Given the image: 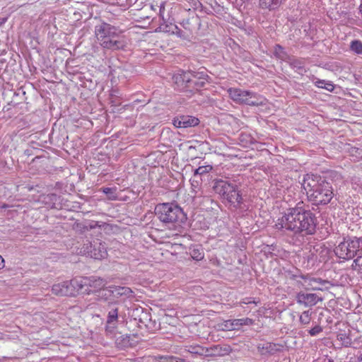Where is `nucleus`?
<instances>
[{
    "instance_id": "nucleus-35",
    "label": "nucleus",
    "mask_w": 362,
    "mask_h": 362,
    "mask_svg": "<svg viewBox=\"0 0 362 362\" xmlns=\"http://www.w3.org/2000/svg\"><path fill=\"white\" fill-rule=\"evenodd\" d=\"M174 27H175V30H172L173 33L176 34L179 37H182V31L180 29H179L176 25H175Z\"/></svg>"
},
{
    "instance_id": "nucleus-23",
    "label": "nucleus",
    "mask_w": 362,
    "mask_h": 362,
    "mask_svg": "<svg viewBox=\"0 0 362 362\" xmlns=\"http://www.w3.org/2000/svg\"><path fill=\"white\" fill-rule=\"evenodd\" d=\"M315 84L317 87L330 92H332L334 89V85L329 81L318 79L315 82Z\"/></svg>"
},
{
    "instance_id": "nucleus-17",
    "label": "nucleus",
    "mask_w": 362,
    "mask_h": 362,
    "mask_svg": "<svg viewBox=\"0 0 362 362\" xmlns=\"http://www.w3.org/2000/svg\"><path fill=\"white\" fill-rule=\"evenodd\" d=\"M232 349L228 345H214L206 350V355L209 356H223L228 355Z\"/></svg>"
},
{
    "instance_id": "nucleus-21",
    "label": "nucleus",
    "mask_w": 362,
    "mask_h": 362,
    "mask_svg": "<svg viewBox=\"0 0 362 362\" xmlns=\"http://www.w3.org/2000/svg\"><path fill=\"white\" fill-rule=\"evenodd\" d=\"M337 339L341 341V345L345 347H349L352 344V339L349 334L345 332H339L337 334Z\"/></svg>"
},
{
    "instance_id": "nucleus-1",
    "label": "nucleus",
    "mask_w": 362,
    "mask_h": 362,
    "mask_svg": "<svg viewBox=\"0 0 362 362\" xmlns=\"http://www.w3.org/2000/svg\"><path fill=\"white\" fill-rule=\"evenodd\" d=\"M277 229H286L294 233H305L313 234L316 228L315 215L303 207V203H298L295 207L288 209L275 224Z\"/></svg>"
},
{
    "instance_id": "nucleus-6",
    "label": "nucleus",
    "mask_w": 362,
    "mask_h": 362,
    "mask_svg": "<svg viewBox=\"0 0 362 362\" xmlns=\"http://www.w3.org/2000/svg\"><path fill=\"white\" fill-rule=\"evenodd\" d=\"M213 189L223 199L235 207L239 206L243 203V197L240 191L235 185L223 180L214 182Z\"/></svg>"
},
{
    "instance_id": "nucleus-31",
    "label": "nucleus",
    "mask_w": 362,
    "mask_h": 362,
    "mask_svg": "<svg viewBox=\"0 0 362 362\" xmlns=\"http://www.w3.org/2000/svg\"><path fill=\"white\" fill-rule=\"evenodd\" d=\"M221 329L224 330V331L235 330L233 320H228L224 321L221 325Z\"/></svg>"
},
{
    "instance_id": "nucleus-24",
    "label": "nucleus",
    "mask_w": 362,
    "mask_h": 362,
    "mask_svg": "<svg viewBox=\"0 0 362 362\" xmlns=\"http://www.w3.org/2000/svg\"><path fill=\"white\" fill-rule=\"evenodd\" d=\"M350 49L356 54H362V42L358 40H352L350 43Z\"/></svg>"
},
{
    "instance_id": "nucleus-41",
    "label": "nucleus",
    "mask_w": 362,
    "mask_h": 362,
    "mask_svg": "<svg viewBox=\"0 0 362 362\" xmlns=\"http://www.w3.org/2000/svg\"><path fill=\"white\" fill-rule=\"evenodd\" d=\"M359 11H360V13H361L362 15V4L360 5L359 6Z\"/></svg>"
},
{
    "instance_id": "nucleus-11",
    "label": "nucleus",
    "mask_w": 362,
    "mask_h": 362,
    "mask_svg": "<svg viewBox=\"0 0 362 362\" xmlns=\"http://www.w3.org/2000/svg\"><path fill=\"white\" fill-rule=\"evenodd\" d=\"M296 303L305 308H310L315 305L318 302H322L323 298L316 293L300 291L296 296Z\"/></svg>"
},
{
    "instance_id": "nucleus-32",
    "label": "nucleus",
    "mask_w": 362,
    "mask_h": 362,
    "mask_svg": "<svg viewBox=\"0 0 362 362\" xmlns=\"http://www.w3.org/2000/svg\"><path fill=\"white\" fill-rule=\"evenodd\" d=\"M275 53L281 59H283L285 55L283 47L279 45H276L275 47Z\"/></svg>"
},
{
    "instance_id": "nucleus-36",
    "label": "nucleus",
    "mask_w": 362,
    "mask_h": 362,
    "mask_svg": "<svg viewBox=\"0 0 362 362\" xmlns=\"http://www.w3.org/2000/svg\"><path fill=\"white\" fill-rule=\"evenodd\" d=\"M355 151L356 153H358V156H361L362 157V149H359V148H354L352 149V154H354V152Z\"/></svg>"
},
{
    "instance_id": "nucleus-19",
    "label": "nucleus",
    "mask_w": 362,
    "mask_h": 362,
    "mask_svg": "<svg viewBox=\"0 0 362 362\" xmlns=\"http://www.w3.org/2000/svg\"><path fill=\"white\" fill-rule=\"evenodd\" d=\"M69 284V281L55 284L52 286V292L53 294L59 296H72V288H70Z\"/></svg>"
},
{
    "instance_id": "nucleus-16",
    "label": "nucleus",
    "mask_w": 362,
    "mask_h": 362,
    "mask_svg": "<svg viewBox=\"0 0 362 362\" xmlns=\"http://www.w3.org/2000/svg\"><path fill=\"white\" fill-rule=\"evenodd\" d=\"M107 328H114L118 321V307L116 303H109L107 305Z\"/></svg>"
},
{
    "instance_id": "nucleus-38",
    "label": "nucleus",
    "mask_w": 362,
    "mask_h": 362,
    "mask_svg": "<svg viewBox=\"0 0 362 362\" xmlns=\"http://www.w3.org/2000/svg\"><path fill=\"white\" fill-rule=\"evenodd\" d=\"M242 303L244 304H250L251 303H255V301H251V300H249L248 299H245V300H243V301Z\"/></svg>"
},
{
    "instance_id": "nucleus-28",
    "label": "nucleus",
    "mask_w": 362,
    "mask_h": 362,
    "mask_svg": "<svg viewBox=\"0 0 362 362\" xmlns=\"http://www.w3.org/2000/svg\"><path fill=\"white\" fill-rule=\"evenodd\" d=\"M311 315H312V313L309 310L303 312V313L300 315V319H299L300 323H302L303 325L309 324L310 322V320H311Z\"/></svg>"
},
{
    "instance_id": "nucleus-40",
    "label": "nucleus",
    "mask_w": 362,
    "mask_h": 362,
    "mask_svg": "<svg viewBox=\"0 0 362 362\" xmlns=\"http://www.w3.org/2000/svg\"><path fill=\"white\" fill-rule=\"evenodd\" d=\"M164 10V7L163 6H160V16H162V13H163V11Z\"/></svg>"
},
{
    "instance_id": "nucleus-20",
    "label": "nucleus",
    "mask_w": 362,
    "mask_h": 362,
    "mask_svg": "<svg viewBox=\"0 0 362 362\" xmlns=\"http://www.w3.org/2000/svg\"><path fill=\"white\" fill-rule=\"evenodd\" d=\"M284 0H259L262 8L274 10L280 6Z\"/></svg>"
},
{
    "instance_id": "nucleus-33",
    "label": "nucleus",
    "mask_w": 362,
    "mask_h": 362,
    "mask_svg": "<svg viewBox=\"0 0 362 362\" xmlns=\"http://www.w3.org/2000/svg\"><path fill=\"white\" fill-rule=\"evenodd\" d=\"M322 331V327L320 326H319V325H317V326L314 327L313 328H312L311 329L309 330V334L311 336H316L319 333H320Z\"/></svg>"
},
{
    "instance_id": "nucleus-3",
    "label": "nucleus",
    "mask_w": 362,
    "mask_h": 362,
    "mask_svg": "<svg viewBox=\"0 0 362 362\" xmlns=\"http://www.w3.org/2000/svg\"><path fill=\"white\" fill-rule=\"evenodd\" d=\"M120 30L115 26L107 23H102L95 26V35L99 44L105 49L117 50L124 49L123 40H116Z\"/></svg>"
},
{
    "instance_id": "nucleus-8",
    "label": "nucleus",
    "mask_w": 362,
    "mask_h": 362,
    "mask_svg": "<svg viewBox=\"0 0 362 362\" xmlns=\"http://www.w3.org/2000/svg\"><path fill=\"white\" fill-rule=\"evenodd\" d=\"M335 255L341 259H350L362 252V238H353L340 243L334 248Z\"/></svg>"
},
{
    "instance_id": "nucleus-34",
    "label": "nucleus",
    "mask_w": 362,
    "mask_h": 362,
    "mask_svg": "<svg viewBox=\"0 0 362 362\" xmlns=\"http://www.w3.org/2000/svg\"><path fill=\"white\" fill-rule=\"evenodd\" d=\"M197 177H194V175H193V177L191 179V185L193 192L195 191L196 188L199 187V180L196 179Z\"/></svg>"
},
{
    "instance_id": "nucleus-15",
    "label": "nucleus",
    "mask_w": 362,
    "mask_h": 362,
    "mask_svg": "<svg viewBox=\"0 0 362 362\" xmlns=\"http://www.w3.org/2000/svg\"><path fill=\"white\" fill-rule=\"evenodd\" d=\"M87 293H94L100 291L106 285V281L100 277L90 276L86 277Z\"/></svg>"
},
{
    "instance_id": "nucleus-12",
    "label": "nucleus",
    "mask_w": 362,
    "mask_h": 362,
    "mask_svg": "<svg viewBox=\"0 0 362 362\" xmlns=\"http://www.w3.org/2000/svg\"><path fill=\"white\" fill-rule=\"evenodd\" d=\"M132 291L129 287L110 286L103 290L101 298L104 296H112L115 298L121 296L129 297L132 296Z\"/></svg>"
},
{
    "instance_id": "nucleus-5",
    "label": "nucleus",
    "mask_w": 362,
    "mask_h": 362,
    "mask_svg": "<svg viewBox=\"0 0 362 362\" xmlns=\"http://www.w3.org/2000/svg\"><path fill=\"white\" fill-rule=\"evenodd\" d=\"M200 73H192L189 71H182L173 76L175 83L177 88L186 93L187 96H190L200 88H203L207 81L206 74Z\"/></svg>"
},
{
    "instance_id": "nucleus-29",
    "label": "nucleus",
    "mask_w": 362,
    "mask_h": 362,
    "mask_svg": "<svg viewBox=\"0 0 362 362\" xmlns=\"http://www.w3.org/2000/svg\"><path fill=\"white\" fill-rule=\"evenodd\" d=\"M290 65L298 71L302 70L304 68V63L303 61L298 59H291Z\"/></svg>"
},
{
    "instance_id": "nucleus-26",
    "label": "nucleus",
    "mask_w": 362,
    "mask_h": 362,
    "mask_svg": "<svg viewBox=\"0 0 362 362\" xmlns=\"http://www.w3.org/2000/svg\"><path fill=\"white\" fill-rule=\"evenodd\" d=\"M213 169L210 165L199 166L194 171V177H197L198 175H204L209 173Z\"/></svg>"
},
{
    "instance_id": "nucleus-27",
    "label": "nucleus",
    "mask_w": 362,
    "mask_h": 362,
    "mask_svg": "<svg viewBox=\"0 0 362 362\" xmlns=\"http://www.w3.org/2000/svg\"><path fill=\"white\" fill-rule=\"evenodd\" d=\"M190 255L193 259L197 261L201 260L204 258V253L201 248H192L190 251Z\"/></svg>"
},
{
    "instance_id": "nucleus-7",
    "label": "nucleus",
    "mask_w": 362,
    "mask_h": 362,
    "mask_svg": "<svg viewBox=\"0 0 362 362\" xmlns=\"http://www.w3.org/2000/svg\"><path fill=\"white\" fill-rule=\"evenodd\" d=\"M228 93L229 97L239 104L260 106L266 103V99L263 96L250 90L230 88L228 90Z\"/></svg>"
},
{
    "instance_id": "nucleus-30",
    "label": "nucleus",
    "mask_w": 362,
    "mask_h": 362,
    "mask_svg": "<svg viewBox=\"0 0 362 362\" xmlns=\"http://www.w3.org/2000/svg\"><path fill=\"white\" fill-rule=\"evenodd\" d=\"M115 189L111 187H104L103 188V192L108 196V198L111 200H115L117 199V195L115 194Z\"/></svg>"
},
{
    "instance_id": "nucleus-22",
    "label": "nucleus",
    "mask_w": 362,
    "mask_h": 362,
    "mask_svg": "<svg viewBox=\"0 0 362 362\" xmlns=\"http://www.w3.org/2000/svg\"><path fill=\"white\" fill-rule=\"evenodd\" d=\"M233 320L234 329H239L240 327L244 325H252L254 323V320L249 317L235 319Z\"/></svg>"
},
{
    "instance_id": "nucleus-37",
    "label": "nucleus",
    "mask_w": 362,
    "mask_h": 362,
    "mask_svg": "<svg viewBox=\"0 0 362 362\" xmlns=\"http://www.w3.org/2000/svg\"><path fill=\"white\" fill-rule=\"evenodd\" d=\"M4 267V260L2 257L0 255V269Z\"/></svg>"
},
{
    "instance_id": "nucleus-18",
    "label": "nucleus",
    "mask_w": 362,
    "mask_h": 362,
    "mask_svg": "<svg viewBox=\"0 0 362 362\" xmlns=\"http://www.w3.org/2000/svg\"><path fill=\"white\" fill-rule=\"evenodd\" d=\"M69 281L70 288H72V296L76 293H87V284L86 277H80L78 279H74Z\"/></svg>"
},
{
    "instance_id": "nucleus-4",
    "label": "nucleus",
    "mask_w": 362,
    "mask_h": 362,
    "mask_svg": "<svg viewBox=\"0 0 362 362\" xmlns=\"http://www.w3.org/2000/svg\"><path fill=\"white\" fill-rule=\"evenodd\" d=\"M155 215L165 226L170 228L186 220L182 209L174 203L158 204L155 207Z\"/></svg>"
},
{
    "instance_id": "nucleus-25",
    "label": "nucleus",
    "mask_w": 362,
    "mask_h": 362,
    "mask_svg": "<svg viewBox=\"0 0 362 362\" xmlns=\"http://www.w3.org/2000/svg\"><path fill=\"white\" fill-rule=\"evenodd\" d=\"M358 253L360 255L354 260L351 268L358 273H362V251Z\"/></svg>"
},
{
    "instance_id": "nucleus-10",
    "label": "nucleus",
    "mask_w": 362,
    "mask_h": 362,
    "mask_svg": "<svg viewBox=\"0 0 362 362\" xmlns=\"http://www.w3.org/2000/svg\"><path fill=\"white\" fill-rule=\"evenodd\" d=\"M297 282L300 284L305 290L324 291L329 288L331 284L329 281L320 278H313L308 276H300Z\"/></svg>"
},
{
    "instance_id": "nucleus-39",
    "label": "nucleus",
    "mask_w": 362,
    "mask_h": 362,
    "mask_svg": "<svg viewBox=\"0 0 362 362\" xmlns=\"http://www.w3.org/2000/svg\"><path fill=\"white\" fill-rule=\"evenodd\" d=\"M356 362H362V354L357 357Z\"/></svg>"
},
{
    "instance_id": "nucleus-2",
    "label": "nucleus",
    "mask_w": 362,
    "mask_h": 362,
    "mask_svg": "<svg viewBox=\"0 0 362 362\" xmlns=\"http://www.w3.org/2000/svg\"><path fill=\"white\" fill-rule=\"evenodd\" d=\"M302 185L308 198L313 204H327L333 197L331 184L320 176L307 175Z\"/></svg>"
},
{
    "instance_id": "nucleus-14",
    "label": "nucleus",
    "mask_w": 362,
    "mask_h": 362,
    "mask_svg": "<svg viewBox=\"0 0 362 362\" xmlns=\"http://www.w3.org/2000/svg\"><path fill=\"white\" fill-rule=\"evenodd\" d=\"M258 352L262 356H271L282 350L281 344L272 342H264L257 345Z\"/></svg>"
},
{
    "instance_id": "nucleus-13",
    "label": "nucleus",
    "mask_w": 362,
    "mask_h": 362,
    "mask_svg": "<svg viewBox=\"0 0 362 362\" xmlns=\"http://www.w3.org/2000/svg\"><path fill=\"white\" fill-rule=\"evenodd\" d=\"M199 120L191 115H180L173 119V125L177 128H188L198 125Z\"/></svg>"
},
{
    "instance_id": "nucleus-9",
    "label": "nucleus",
    "mask_w": 362,
    "mask_h": 362,
    "mask_svg": "<svg viewBox=\"0 0 362 362\" xmlns=\"http://www.w3.org/2000/svg\"><path fill=\"white\" fill-rule=\"evenodd\" d=\"M81 250L83 252L95 259H103L107 255L105 244L99 240L84 244Z\"/></svg>"
}]
</instances>
